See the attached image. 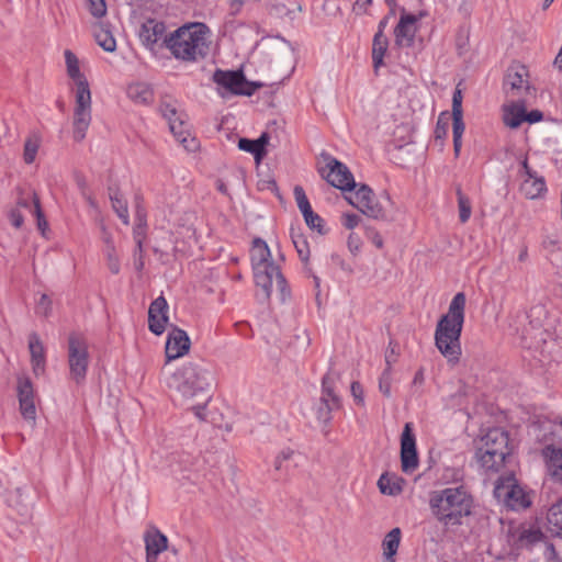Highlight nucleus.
I'll return each mask as SVG.
<instances>
[{
    "instance_id": "nucleus-16",
    "label": "nucleus",
    "mask_w": 562,
    "mask_h": 562,
    "mask_svg": "<svg viewBox=\"0 0 562 562\" xmlns=\"http://www.w3.org/2000/svg\"><path fill=\"white\" fill-rule=\"evenodd\" d=\"M168 303L164 295L155 299L148 308V329L156 336L164 334L169 321Z\"/></svg>"
},
{
    "instance_id": "nucleus-41",
    "label": "nucleus",
    "mask_w": 562,
    "mask_h": 562,
    "mask_svg": "<svg viewBox=\"0 0 562 562\" xmlns=\"http://www.w3.org/2000/svg\"><path fill=\"white\" fill-rule=\"evenodd\" d=\"M238 148L243 151L250 153L256 162H260L265 158V155L257 145L256 139L239 138Z\"/></svg>"
},
{
    "instance_id": "nucleus-36",
    "label": "nucleus",
    "mask_w": 562,
    "mask_h": 562,
    "mask_svg": "<svg viewBox=\"0 0 562 562\" xmlns=\"http://www.w3.org/2000/svg\"><path fill=\"white\" fill-rule=\"evenodd\" d=\"M290 236L300 259L303 262H307L310 259L311 251L306 236L301 232L300 227L295 228L293 226L290 229Z\"/></svg>"
},
{
    "instance_id": "nucleus-48",
    "label": "nucleus",
    "mask_w": 562,
    "mask_h": 562,
    "mask_svg": "<svg viewBox=\"0 0 562 562\" xmlns=\"http://www.w3.org/2000/svg\"><path fill=\"white\" fill-rule=\"evenodd\" d=\"M159 112L168 121V123H170L171 120H176L177 116H180L183 114V113H179L177 108L167 101L160 102Z\"/></svg>"
},
{
    "instance_id": "nucleus-42",
    "label": "nucleus",
    "mask_w": 562,
    "mask_h": 562,
    "mask_svg": "<svg viewBox=\"0 0 562 562\" xmlns=\"http://www.w3.org/2000/svg\"><path fill=\"white\" fill-rule=\"evenodd\" d=\"M34 216L36 217V225L38 231L44 235L45 231L48 228V222L46 221V217L43 213L41 201L36 192L33 193V212Z\"/></svg>"
},
{
    "instance_id": "nucleus-59",
    "label": "nucleus",
    "mask_w": 562,
    "mask_h": 562,
    "mask_svg": "<svg viewBox=\"0 0 562 562\" xmlns=\"http://www.w3.org/2000/svg\"><path fill=\"white\" fill-rule=\"evenodd\" d=\"M75 181H76V184L80 191V194L81 195H87V193L89 192V187H88V182H87V179L86 177L80 173V172H76L75 173Z\"/></svg>"
},
{
    "instance_id": "nucleus-34",
    "label": "nucleus",
    "mask_w": 562,
    "mask_h": 562,
    "mask_svg": "<svg viewBox=\"0 0 562 562\" xmlns=\"http://www.w3.org/2000/svg\"><path fill=\"white\" fill-rule=\"evenodd\" d=\"M542 456L546 460V465L549 475L557 471H562V449L553 445H548L542 449Z\"/></svg>"
},
{
    "instance_id": "nucleus-31",
    "label": "nucleus",
    "mask_w": 562,
    "mask_h": 562,
    "mask_svg": "<svg viewBox=\"0 0 562 562\" xmlns=\"http://www.w3.org/2000/svg\"><path fill=\"white\" fill-rule=\"evenodd\" d=\"M520 192L530 200L541 198L547 192L543 177L526 178L520 184Z\"/></svg>"
},
{
    "instance_id": "nucleus-10",
    "label": "nucleus",
    "mask_w": 562,
    "mask_h": 562,
    "mask_svg": "<svg viewBox=\"0 0 562 562\" xmlns=\"http://www.w3.org/2000/svg\"><path fill=\"white\" fill-rule=\"evenodd\" d=\"M347 200L352 206L369 217L374 220L386 218L385 207L376 200L373 190L368 184H357L355 201L352 199Z\"/></svg>"
},
{
    "instance_id": "nucleus-3",
    "label": "nucleus",
    "mask_w": 562,
    "mask_h": 562,
    "mask_svg": "<svg viewBox=\"0 0 562 562\" xmlns=\"http://www.w3.org/2000/svg\"><path fill=\"white\" fill-rule=\"evenodd\" d=\"M212 380L213 374L203 362H188L173 373L170 386L175 387L184 400H195L191 409L198 418L204 419L203 412L211 400Z\"/></svg>"
},
{
    "instance_id": "nucleus-52",
    "label": "nucleus",
    "mask_w": 562,
    "mask_h": 562,
    "mask_svg": "<svg viewBox=\"0 0 562 562\" xmlns=\"http://www.w3.org/2000/svg\"><path fill=\"white\" fill-rule=\"evenodd\" d=\"M360 221V216L355 213H344L341 216V223L347 229H353Z\"/></svg>"
},
{
    "instance_id": "nucleus-45",
    "label": "nucleus",
    "mask_w": 562,
    "mask_h": 562,
    "mask_svg": "<svg viewBox=\"0 0 562 562\" xmlns=\"http://www.w3.org/2000/svg\"><path fill=\"white\" fill-rule=\"evenodd\" d=\"M87 7L93 18L100 19L106 14L105 0H87Z\"/></svg>"
},
{
    "instance_id": "nucleus-21",
    "label": "nucleus",
    "mask_w": 562,
    "mask_h": 562,
    "mask_svg": "<svg viewBox=\"0 0 562 562\" xmlns=\"http://www.w3.org/2000/svg\"><path fill=\"white\" fill-rule=\"evenodd\" d=\"M527 75V69L522 65L508 67L503 80L504 91L506 93L512 92V94L515 95L518 94L524 87L526 90H528L529 83L525 79Z\"/></svg>"
},
{
    "instance_id": "nucleus-5",
    "label": "nucleus",
    "mask_w": 562,
    "mask_h": 562,
    "mask_svg": "<svg viewBox=\"0 0 562 562\" xmlns=\"http://www.w3.org/2000/svg\"><path fill=\"white\" fill-rule=\"evenodd\" d=\"M68 76L76 83V106L74 112V139L81 142L86 137L91 123V92L87 78L81 74L77 56L69 49L65 50Z\"/></svg>"
},
{
    "instance_id": "nucleus-6",
    "label": "nucleus",
    "mask_w": 562,
    "mask_h": 562,
    "mask_svg": "<svg viewBox=\"0 0 562 562\" xmlns=\"http://www.w3.org/2000/svg\"><path fill=\"white\" fill-rule=\"evenodd\" d=\"M480 441L481 446L475 451L476 461L486 472L498 473L513 452L508 431L501 427L491 428Z\"/></svg>"
},
{
    "instance_id": "nucleus-13",
    "label": "nucleus",
    "mask_w": 562,
    "mask_h": 562,
    "mask_svg": "<svg viewBox=\"0 0 562 562\" xmlns=\"http://www.w3.org/2000/svg\"><path fill=\"white\" fill-rule=\"evenodd\" d=\"M510 484L497 483L494 493L497 497H504L506 506L513 510L526 509L531 505V501L526 491L517 484L514 479L507 480Z\"/></svg>"
},
{
    "instance_id": "nucleus-7",
    "label": "nucleus",
    "mask_w": 562,
    "mask_h": 562,
    "mask_svg": "<svg viewBox=\"0 0 562 562\" xmlns=\"http://www.w3.org/2000/svg\"><path fill=\"white\" fill-rule=\"evenodd\" d=\"M251 267L256 285L261 288L265 300L271 296V273L276 271V263L271 260V252L267 243L255 238L251 251Z\"/></svg>"
},
{
    "instance_id": "nucleus-2",
    "label": "nucleus",
    "mask_w": 562,
    "mask_h": 562,
    "mask_svg": "<svg viewBox=\"0 0 562 562\" xmlns=\"http://www.w3.org/2000/svg\"><path fill=\"white\" fill-rule=\"evenodd\" d=\"M467 297L463 292H458L451 300L448 313L442 315L436 326L435 345L449 363L460 361L461 334L465 317Z\"/></svg>"
},
{
    "instance_id": "nucleus-20",
    "label": "nucleus",
    "mask_w": 562,
    "mask_h": 562,
    "mask_svg": "<svg viewBox=\"0 0 562 562\" xmlns=\"http://www.w3.org/2000/svg\"><path fill=\"white\" fill-rule=\"evenodd\" d=\"M146 562H156L158 555L168 549V538L156 527L144 535Z\"/></svg>"
},
{
    "instance_id": "nucleus-17",
    "label": "nucleus",
    "mask_w": 562,
    "mask_h": 562,
    "mask_svg": "<svg viewBox=\"0 0 562 562\" xmlns=\"http://www.w3.org/2000/svg\"><path fill=\"white\" fill-rule=\"evenodd\" d=\"M191 341L186 330L172 326L168 334L165 353L167 362L176 360L190 350Z\"/></svg>"
},
{
    "instance_id": "nucleus-44",
    "label": "nucleus",
    "mask_w": 562,
    "mask_h": 562,
    "mask_svg": "<svg viewBox=\"0 0 562 562\" xmlns=\"http://www.w3.org/2000/svg\"><path fill=\"white\" fill-rule=\"evenodd\" d=\"M273 278H276L277 286L280 291L282 301H284L285 297L290 295V288L279 266H276V271L271 273V283L273 282Z\"/></svg>"
},
{
    "instance_id": "nucleus-26",
    "label": "nucleus",
    "mask_w": 562,
    "mask_h": 562,
    "mask_svg": "<svg viewBox=\"0 0 562 562\" xmlns=\"http://www.w3.org/2000/svg\"><path fill=\"white\" fill-rule=\"evenodd\" d=\"M452 120V135L453 138H462L465 130L463 122V110H462V92L459 88H456L452 95V111L450 114Z\"/></svg>"
},
{
    "instance_id": "nucleus-39",
    "label": "nucleus",
    "mask_w": 562,
    "mask_h": 562,
    "mask_svg": "<svg viewBox=\"0 0 562 562\" xmlns=\"http://www.w3.org/2000/svg\"><path fill=\"white\" fill-rule=\"evenodd\" d=\"M456 194L458 199L459 220L464 224L470 220L472 214L471 201L469 196L463 193L461 186L456 188Z\"/></svg>"
},
{
    "instance_id": "nucleus-1",
    "label": "nucleus",
    "mask_w": 562,
    "mask_h": 562,
    "mask_svg": "<svg viewBox=\"0 0 562 562\" xmlns=\"http://www.w3.org/2000/svg\"><path fill=\"white\" fill-rule=\"evenodd\" d=\"M429 507L437 521L450 530L462 526L472 515L474 498L463 485L446 487L431 493Z\"/></svg>"
},
{
    "instance_id": "nucleus-50",
    "label": "nucleus",
    "mask_w": 562,
    "mask_h": 562,
    "mask_svg": "<svg viewBox=\"0 0 562 562\" xmlns=\"http://www.w3.org/2000/svg\"><path fill=\"white\" fill-rule=\"evenodd\" d=\"M366 237L379 249L383 248L384 241L380 233L371 226H366Z\"/></svg>"
},
{
    "instance_id": "nucleus-63",
    "label": "nucleus",
    "mask_w": 562,
    "mask_h": 562,
    "mask_svg": "<svg viewBox=\"0 0 562 562\" xmlns=\"http://www.w3.org/2000/svg\"><path fill=\"white\" fill-rule=\"evenodd\" d=\"M261 189H267L272 191L278 198H281L280 190L278 183L274 179H270L267 181H262Z\"/></svg>"
},
{
    "instance_id": "nucleus-51",
    "label": "nucleus",
    "mask_w": 562,
    "mask_h": 562,
    "mask_svg": "<svg viewBox=\"0 0 562 562\" xmlns=\"http://www.w3.org/2000/svg\"><path fill=\"white\" fill-rule=\"evenodd\" d=\"M361 245H362L361 238L357 234L350 233L348 236V239H347V247L353 256L358 255V252L360 251Z\"/></svg>"
},
{
    "instance_id": "nucleus-55",
    "label": "nucleus",
    "mask_w": 562,
    "mask_h": 562,
    "mask_svg": "<svg viewBox=\"0 0 562 562\" xmlns=\"http://www.w3.org/2000/svg\"><path fill=\"white\" fill-rule=\"evenodd\" d=\"M33 193L34 192H32L30 195L25 196L24 192L22 190H20L18 200H16V205L19 207H23V209H26V210H30L31 212H33Z\"/></svg>"
},
{
    "instance_id": "nucleus-4",
    "label": "nucleus",
    "mask_w": 562,
    "mask_h": 562,
    "mask_svg": "<svg viewBox=\"0 0 562 562\" xmlns=\"http://www.w3.org/2000/svg\"><path fill=\"white\" fill-rule=\"evenodd\" d=\"M207 31L203 23L186 24L166 36L164 44L176 59L194 63L209 54Z\"/></svg>"
},
{
    "instance_id": "nucleus-35",
    "label": "nucleus",
    "mask_w": 562,
    "mask_h": 562,
    "mask_svg": "<svg viewBox=\"0 0 562 562\" xmlns=\"http://www.w3.org/2000/svg\"><path fill=\"white\" fill-rule=\"evenodd\" d=\"M549 530L554 536H562V498L550 506L547 513Z\"/></svg>"
},
{
    "instance_id": "nucleus-22",
    "label": "nucleus",
    "mask_w": 562,
    "mask_h": 562,
    "mask_svg": "<svg viewBox=\"0 0 562 562\" xmlns=\"http://www.w3.org/2000/svg\"><path fill=\"white\" fill-rule=\"evenodd\" d=\"M165 31L166 25L164 22L156 19H147L140 26L139 38L146 47L153 48Z\"/></svg>"
},
{
    "instance_id": "nucleus-25",
    "label": "nucleus",
    "mask_w": 562,
    "mask_h": 562,
    "mask_svg": "<svg viewBox=\"0 0 562 562\" xmlns=\"http://www.w3.org/2000/svg\"><path fill=\"white\" fill-rule=\"evenodd\" d=\"M29 349L31 353V362L33 372L38 375L45 370V348L36 333H32L29 336Z\"/></svg>"
},
{
    "instance_id": "nucleus-43",
    "label": "nucleus",
    "mask_w": 562,
    "mask_h": 562,
    "mask_svg": "<svg viewBox=\"0 0 562 562\" xmlns=\"http://www.w3.org/2000/svg\"><path fill=\"white\" fill-rule=\"evenodd\" d=\"M147 224H135L133 228V238L135 240L136 247L134 250V256L137 254L142 257L144 254V240L146 239Z\"/></svg>"
},
{
    "instance_id": "nucleus-47",
    "label": "nucleus",
    "mask_w": 562,
    "mask_h": 562,
    "mask_svg": "<svg viewBox=\"0 0 562 562\" xmlns=\"http://www.w3.org/2000/svg\"><path fill=\"white\" fill-rule=\"evenodd\" d=\"M295 454L296 451L291 448H285L281 450L280 453L276 457L274 469L277 471H281L283 469L286 470L288 467H284V462L292 460Z\"/></svg>"
},
{
    "instance_id": "nucleus-37",
    "label": "nucleus",
    "mask_w": 562,
    "mask_h": 562,
    "mask_svg": "<svg viewBox=\"0 0 562 562\" xmlns=\"http://www.w3.org/2000/svg\"><path fill=\"white\" fill-rule=\"evenodd\" d=\"M524 104H512L504 111V123L510 128H518L526 120Z\"/></svg>"
},
{
    "instance_id": "nucleus-15",
    "label": "nucleus",
    "mask_w": 562,
    "mask_h": 562,
    "mask_svg": "<svg viewBox=\"0 0 562 562\" xmlns=\"http://www.w3.org/2000/svg\"><path fill=\"white\" fill-rule=\"evenodd\" d=\"M293 194L306 225L321 235L327 234L328 231L325 228L324 220L313 211L303 187L295 186Z\"/></svg>"
},
{
    "instance_id": "nucleus-40",
    "label": "nucleus",
    "mask_w": 562,
    "mask_h": 562,
    "mask_svg": "<svg viewBox=\"0 0 562 562\" xmlns=\"http://www.w3.org/2000/svg\"><path fill=\"white\" fill-rule=\"evenodd\" d=\"M449 121H450V113L448 111H443L439 114L436 127L434 131L435 140L439 142V146L443 147L445 139L447 138L448 131H449Z\"/></svg>"
},
{
    "instance_id": "nucleus-19",
    "label": "nucleus",
    "mask_w": 562,
    "mask_h": 562,
    "mask_svg": "<svg viewBox=\"0 0 562 562\" xmlns=\"http://www.w3.org/2000/svg\"><path fill=\"white\" fill-rule=\"evenodd\" d=\"M213 81L227 92L240 95V92H243V85L246 83V77L243 70L216 69L213 74Z\"/></svg>"
},
{
    "instance_id": "nucleus-57",
    "label": "nucleus",
    "mask_w": 562,
    "mask_h": 562,
    "mask_svg": "<svg viewBox=\"0 0 562 562\" xmlns=\"http://www.w3.org/2000/svg\"><path fill=\"white\" fill-rule=\"evenodd\" d=\"M351 394L358 405H363V389L360 382L353 381L350 386Z\"/></svg>"
},
{
    "instance_id": "nucleus-9",
    "label": "nucleus",
    "mask_w": 562,
    "mask_h": 562,
    "mask_svg": "<svg viewBox=\"0 0 562 562\" xmlns=\"http://www.w3.org/2000/svg\"><path fill=\"white\" fill-rule=\"evenodd\" d=\"M339 373L329 370L322 378L321 406L317 409V419L329 424L333 419L331 413L341 408V398L336 392V384L339 381Z\"/></svg>"
},
{
    "instance_id": "nucleus-12",
    "label": "nucleus",
    "mask_w": 562,
    "mask_h": 562,
    "mask_svg": "<svg viewBox=\"0 0 562 562\" xmlns=\"http://www.w3.org/2000/svg\"><path fill=\"white\" fill-rule=\"evenodd\" d=\"M419 464L416 449V437L412 423L404 425L401 435V467L404 473H413Z\"/></svg>"
},
{
    "instance_id": "nucleus-27",
    "label": "nucleus",
    "mask_w": 562,
    "mask_h": 562,
    "mask_svg": "<svg viewBox=\"0 0 562 562\" xmlns=\"http://www.w3.org/2000/svg\"><path fill=\"white\" fill-rule=\"evenodd\" d=\"M514 537V546L517 549H530L535 544L543 541L544 533L539 528H521L516 531Z\"/></svg>"
},
{
    "instance_id": "nucleus-33",
    "label": "nucleus",
    "mask_w": 562,
    "mask_h": 562,
    "mask_svg": "<svg viewBox=\"0 0 562 562\" xmlns=\"http://www.w3.org/2000/svg\"><path fill=\"white\" fill-rule=\"evenodd\" d=\"M404 480L395 474L383 473L378 480V487L384 495L395 496L403 491Z\"/></svg>"
},
{
    "instance_id": "nucleus-62",
    "label": "nucleus",
    "mask_w": 562,
    "mask_h": 562,
    "mask_svg": "<svg viewBox=\"0 0 562 562\" xmlns=\"http://www.w3.org/2000/svg\"><path fill=\"white\" fill-rule=\"evenodd\" d=\"M50 305H52V300L49 299V296L47 294H42L40 301H38V306L37 308L41 310L43 308V314L45 316L48 315L49 311H50Z\"/></svg>"
},
{
    "instance_id": "nucleus-56",
    "label": "nucleus",
    "mask_w": 562,
    "mask_h": 562,
    "mask_svg": "<svg viewBox=\"0 0 562 562\" xmlns=\"http://www.w3.org/2000/svg\"><path fill=\"white\" fill-rule=\"evenodd\" d=\"M261 87H263L262 82L248 81L246 79V83L243 85V92H240V95L251 97Z\"/></svg>"
},
{
    "instance_id": "nucleus-29",
    "label": "nucleus",
    "mask_w": 562,
    "mask_h": 562,
    "mask_svg": "<svg viewBox=\"0 0 562 562\" xmlns=\"http://www.w3.org/2000/svg\"><path fill=\"white\" fill-rule=\"evenodd\" d=\"M127 97L136 104L148 105L154 101V90L146 82H135L127 87Z\"/></svg>"
},
{
    "instance_id": "nucleus-28",
    "label": "nucleus",
    "mask_w": 562,
    "mask_h": 562,
    "mask_svg": "<svg viewBox=\"0 0 562 562\" xmlns=\"http://www.w3.org/2000/svg\"><path fill=\"white\" fill-rule=\"evenodd\" d=\"M389 48V38L385 34L375 33L372 41V65L374 74L378 75L379 69L384 66V57Z\"/></svg>"
},
{
    "instance_id": "nucleus-30",
    "label": "nucleus",
    "mask_w": 562,
    "mask_h": 562,
    "mask_svg": "<svg viewBox=\"0 0 562 562\" xmlns=\"http://www.w3.org/2000/svg\"><path fill=\"white\" fill-rule=\"evenodd\" d=\"M402 531L398 527L390 530L382 540V550L384 562H395V555L397 553L401 542Z\"/></svg>"
},
{
    "instance_id": "nucleus-61",
    "label": "nucleus",
    "mask_w": 562,
    "mask_h": 562,
    "mask_svg": "<svg viewBox=\"0 0 562 562\" xmlns=\"http://www.w3.org/2000/svg\"><path fill=\"white\" fill-rule=\"evenodd\" d=\"M372 0H357L353 3L352 10L356 14L367 13L368 7L371 5Z\"/></svg>"
},
{
    "instance_id": "nucleus-32",
    "label": "nucleus",
    "mask_w": 562,
    "mask_h": 562,
    "mask_svg": "<svg viewBox=\"0 0 562 562\" xmlns=\"http://www.w3.org/2000/svg\"><path fill=\"white\" fill-rule=\"evenodd\" d=\"M109 196L112 207L123 224H130L127 202L117 187H109Z\"/></svg>"
},
{
    "instance_id": "nucleus-64",
    "label": "nucleus",
    "mask_w": 562,
    "mask_h": 562,
    "mask_svg": "<svg viewBox=\"0 0 562 562\" xmlns=\"http://www.w3.org/2000/svg\"><path fill=\"white\" fill-rule=\"evenodd\" d=\"M269 139H270V135L269 133L267 132H263L257 139V145L259 146L260 150L262 151V154L266 156L267 155V145L269 143Z\"/></svg>"
},
{
    "instance_id": "nucleus-49",
    "label": "nucleus",
    "mask_w": 562,
    "mask_h": 562,
    "mask_svg": "<svg viewBox=\"0 0 562 562\" xmlns=\"http://www.w3.org/2000/svg\"><path fill=\"white\" fill-rule=\"evenodd\" d=\"M38 150V145L35 142L27 139L24 144L23 159L25 164H32L35 160Z\"/></svg>"
},
{
    "instance_id": "nucleus-14",
    "label": "nucleus",
    "mask_w": 562,
    "mask_h": 562,
    "mask_svg": "<svg viewBox=\"0 0 562 562\" xmlns=\"http://www.w3.org/2000/svg\"><path fill=\"white\" fill-rule=\"evenodd\" d=\"M418 18L407 13L405 8H401V18L394 29L395 44L400 47H413L415 36L418 31Z\"/></svg>"
},
{
    "instance_id": "nucleus-8",
    "label": "nucleus",
    "mask_w": 562,
    "mask_h": 562,
    "mask_svg": "<svg viewBox=\"0 0 562 562\" xmlns=\"http://www.w3.org/2000/svg\"><path fill=\"white\" fill-rule=\"evenodd\" d=\"M68 364L70 378L81 384L89 366L88 342L82 334L70 333L68 336Z\"/></svg>"
},
{
    "instance_id": "nucleus-46",
    "label": "nucleus",
    "mask_w": 562,
    "mask_h": 562,
    "mask_svg": "<svg viewBox=\"0 0 562 562\" xmlns=\"http://www.w3.org/2000/svg\"><path fill=\"white\" fill-rule=\"evenodd\" d=\"M392 370L384 369L379 379V390L385 397H391Z\"/></svg>"
},
{
    "instance_id": "nucleus-54",
    "label": "nucleus",
    "mask_w": 562,
    "mask_h": 562,
    "mask_svg": "<svg viewBox=\"0 0 562 562\" xmlns=\"http://www.w3.org/2000/svg\"><path fill=\"white\" fill-rule=\"evenodd\" d=\"M395 347L396 345H393V341H390L385 352V369L392 370V364L397 361L398 353L396 352Z\"/></svg>"
},
{
    "instance_id": "nucleus-18",
    "label": "nucleus",
    "mask_w": 562,
    "mask_h": 562,
    "mask_svg": "<svg viewBox=\"0 0 562 562\" xmlns=\"http://www.w3.org/2000/svg\"><path fill=\"white\" fill-rule=\"evenodd\" d=\"M18 397L20 412L24 419L34 422L36 418V408L34 403V389L29 378L19 379Z\"/></svg>"
},
{
    "instance_id": "nucleus-58",
    "label": "nucleus",
    "mask_w": 562,
    "mask_h": 562,
    "mask_svg": "<svg viewBox=\"0 0 562 562\" xmlns=\"http://www.w3.org/2000/svg\"><path fill=\"white\" fill-rule=\"evenodd\" d=\"M9 218H10L11 224L15 228H20L24 223V217L19 209H12L9 213Z\"/></svg>"
},
{
    "instance_id": "nucleus-38",
    "label": "nucleus",
    "mask_w": 562,
    "mask_h": 562,
    "mask_svg": "<svg viewBox=\"0 0 562 562\" xmlns=\"http://www.w3.org/2000/svg\"><path fill=\"white\" fill-rule=\"evenodd\" d=\"M95 41L105 52L113 53L116 49V41L109 29V25L100 23L94 33Z\"/></svg>"
},
{
    "instance_id": "nucleus-11",
    "label": "nucleus",
    "mask_w": 562,
    "mask_h": 562,
    "mask_svg": "<svg viewBox=\"0 0 562 562\" xmlns=\"http://www.w3.org/2000/svg\"><path fill=\"white\" fill-rule=\"evenodd\" d=\"M321 173L329 184L341 191H352L357 188L353 175L349 168L334 157H329L326 167L322 169Z\"/></svg>"
},
{
    "instance_id": "nucleus-53",
    "label": "nucleus",
    "mask_w": 562,
    "mask_h": 562,
    "mask_svg": "<svg viewBox=\"0 0 562 562\" xmlns=\"http://www.w3.org/2000/svg\"><path fill=\"white\" fill-rule=\"evenodd\" d=\"M142 196L136 195V205H135V224H147L146 221V211L142 205Z\"/></svg>"
},
{
    "instance_id": "nucleus-23",
    "label": "nucleus",
    "mask_w": 562,
    "mask_h": 562,
    "mask_svg": "<svg viewBox=\"0 0 562 562\" xmlns=\"http://www.w3.org/2000/svg\"><path fill=\"white\" fill-rule=\"evenodd\" d=\"M168 124L170 132L186 149L193 151L196 148V139L191 137L189 123L184 120V114L177 116L176 120H171Z\"/></svg>"
},
{
    "instance_id": "nucleus-24",
    "label": "nucleus",
    "mask_w": 562,
    "mask_h": 562,
    "mask_svg": "<svg viewBox=\"0 0 562 562\" xmlns=\"http://www.w3.org/2000/svg\"><path fill=\"white\" fill-rule=\"evenodd\" d=\"M7 502L20 516L24 518L30 517L33 503L32 497L24 487H16L9 492Z\"/></svg>"
},
{
    "instance_id": "nucleus-60",
    "label": "nucleus",
    "mask_w": 562,
    "mask_h": 562,
    "mask_svg": "<svg viewBox=\"0 0 562 562\" xmlns=\"http://www.w3.org/2000/svg\"><path fill=\"white\" fill-rule=\"evenodd\" d=\"M525 122H528L529 124H535L543 120V113L539 110H531L530 112L525 110Z\"/></svg>"
}]
</instances>
